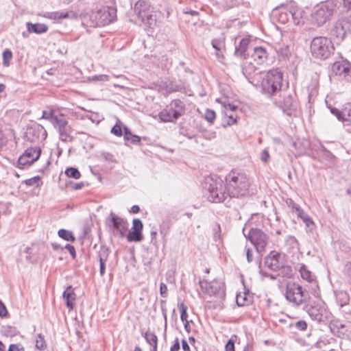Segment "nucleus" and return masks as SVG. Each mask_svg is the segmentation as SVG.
I'll return each instance as SVG.
<instances>
[{
	"instance_id": "f257e3e1",
	"label": "nucleus",
	"mask_w": 351,
	"mask_h": 351,
	"mask_svg": "<svg viewBox=\"0 0 351 351\" xmlns=\"http://www.w3.org/2000/svg\"><path fill=\"white\" fill-rule=\"evenodd\" d=\"M225 180L226 193L230 197L239 198L248 193L250 182L244 172L232 170Z\"/></svg>"
},
{
	"instance_id": "f03ea898",
	"label": "nucleus",
	"mask_w": 351,
	"mask_h": 351,
	"mask_svg": "<svg viewBox=\"0 0 351 351\" xmlns=\"http://www.w3.org/2000/svg\"><path fill=\"white\" fill-rule=\"evenodd\" d=\"M282 80V73L278 69L263 73L260 84L261 93L269 97L276 95L281 91Z\"/></svg>"
},
{
	"instance_id": "7ed1b4c3",
	"label": "nucleus",
	"mask_w": 351,
	"mask_h": 351,
	"mask_svg": "<svg viewBox=\"0 0 351 351\" xmlns=\"http://www.w3.org/2000/svg\"><path fill=\"white\" fill-rule=\"evenodd\" d=\"M343 8L346 12L343 14L335 23L331 29V35L337 41H342L346 35L351 32V0H342Z\"/></svg>"
},
{
	"instance_id": "20e7f679",
	"label": "nucleus",
	"mask_w": 351,
	"mask_h": 351,
	"mask_svg": "<svg viewBox=\"0 0 351 351\" xmlns=\"http://www.w3.org/2000/svg\"><path fill=\"white\" fill-rule=\"evenodd\" d=\"M311 52L315 58L326 59L334 51L332 41L324 36L315 37L311 43Z\"/></svg>"
},
{
	"instance_id": "39448f33",
	"label": "nucleus",
	"mask_w": 351,
	"mask_h": 351,
	"mask_svg": "<svg viewBox=\"0 0 351 351\" xmlns=\"http://www.w3.org/2000/svg\"><path fill=\"white\" fill-rule=\"evenodd\" d=\"M185 105L180 99H173L162 110L158 113L160 121L175 122L179 117L184 114Z\"/></svg>"
},
{
	"instance_id": "423d86ee",
	"label": "nucleus",
	"mask_w": 351,
	"mask_h": 351,
	"mask_svg": "<svg viewBox=\"0 0 351 351\" xmlns=\"http://www.w3.org/2000/svg\"><path fill=\"white\" fill-rule=\"evenodd\" d=\"M245 230L243 228V232L245 238L254 245L256 252L263 256L269 243V236L259 228H252L247 234L245 233Z\"/></svg>"
},
{
	"instance_id": "0eeeda50",
	"label": "nucleus",
	"mask_w": 351,
	"mask_h": 351,
	"mask_svg": "<svg viewBox=\"0 0 351 351\" xmlns=\"http://www.w3.org/2000/svg\"><path fill=\"white\" fill-rule=\"evenodd\" d=\"M335 7L333 1H326L318 5L312 14L313 23L318 26L325 24L332 16Z\"/></svg>"
},
{
	"instance_id": "6e6552de",
	"label": "nucleus",
	"mask_w": 351,
	"mask_h": 351,
	"mask_svg": "<svg viewBox=\"0 0 351 351\" xmlns=\"http://www.w3.org/2000/svg\"><path fill=\"white\" fill-rule=\"evenodd\" d=\"M134 10L142 23L152 27L156 23V19L152 14L153 8L149 0H138L134 6Z\"/></svg>"
},
{
	"instance_id": "1a4fd4ad",
	"label": "nucleus",
	"mask_w": 351,
	"mask_h": 351,
	"mask_svg": "<svg viewBox=\"0 0 351 351\" xmlns=\"http://www.w3.org/2000/svg\"><path fill=\"white\" fill-rule=\"evenodd\" d=\"M285 297L289 302L300 305L306 302L309 295L302 286L295 283H289L287 286Z\"/></svg>"
},
{
	"instance_id": "9d476101",
	"label": "nucleus",
	"mask_w": 351,
	"mask_h": 351,
	"mask_svg": "<svg viewBox=\"0 0 351 351\" xmlns=\"http://www.w3.org/2000/svg\"><path fill=\"white\" fill-rule=\"evenodd\" d=\"M204 188L208 190V199L214 203H220L226 198L223 186L221 182L213 180L212 178H206Z\"/></svg>"
},
{
	"instance_id": "9b49d317",
	"label": "nucleus",
	"mask_w": 351,
	"mask_h": 351,
	"mask_svg": "<svg viewBox=\"0 0 351 351\" xmlns=\"http://www.w3.org/2000/svg\"><path fill=\"white\" fill-rule=\"evenodd\" d=\"M199 285L201 289L208 295H217L221 298L225 297V285L221 280H213L211 282H208L206 280H202L199 281Z\"/></svg>"
},
{
	"instance_id": "f8f14e48",
	"label": "nucleus",
	"mask_w": 351,
	"mask_h": 351,
	"mask_svg": "<svg viewBox=\"0 0 351 351\" xmlns=\"http://www.w3.org/2000/svg\"><path fill=\"white\" fill-rule=\"evenodd\" d=\"M117 16V9L112 6H106L101 8L95 13L97 25L104 26L112 22Z\"/></svg>"
},
{
	"instance_id": "ddd939ff",
	"label": "nucleus",
	"mask_w": 351,
	"mask_h": 351,
	"mask_svg": "<svg viewBox=\"0 0 351 351\" xmlns=\"http://www.w3.org/2000/svg\"><path fill=\"white\" fill-rule=\"evenodd\" d=\"M306 311L311 318L317 322H325L329 318L330 313L324 305L320 304L306 305Z\"/></svg>"
},
{
	"instance_id": "4468645a",
	"label": "nucleus",
	"mask_w": 351,
	"mask_h": 351,
	"mask_svg": "<svg viewBox=\"0 0 351 351\" xmlns=\"http://www.w3.org/2000/svg\"><path fill=\"white\" fill-rule=\"evenodd\" d=\"M41 154V149L38 146L27 148L18 160V166L23 168L25 165H30L36 162Z\"/></svg>"
},
{
	"instance_id": "2eb2a0df",
	"label": "nucleus",
	"mask_w": 351,
	"mask_h": 351,
	"mask_svg": "<svg viewBox=\"0 0 351 351\" xmlns=\"http://www.w3.org/2000/svg\"><path fill=\"white\" fill-rule=\"evenodd\" d=\"M47 136V132L40 124L35 123L28 127L25 132L24 138L31 143L44 140Z\"/></svg>"
},
{
	"instance_id": "dca6fc26",
	"label": "nucleus",
	"mask_w": 351,
	"mask_h": 351,
	"mask_svg": "<svg viewBox=\"0 0 351 351\" xmlns=\"http://www.w3.org/2000/svg\"><path fill=\"white\" fill-rule=\"evenodd\" d=\"M109 220L112 223L114 236L119 238L124 237L128 229V223L113 213H110Z\"/></svg>"
},
{
	"instance_id": "f3484780",
	"label": "nucleus",
	"mask_w": 351,
	"mask_h": 351,
	"mask_svg": "<svg viewBox=\"0 0 351 351\" xmlns=\"http://www.w3.org/2000/svg\"><path fill=\"white\" fill-rule=\"evenodd\" d=\"M284 263V256L276 251H271L265 258V266L275 271L282 267Z\"/></svg>"
},
{
	"instance_id": "a211bd4d",
	"label": "nucleus",
	"mask_w": 351,
	"mask_h": 351,
	"mask_svg": "<svg viewBox=\"0 0 351 351\" xmlns=\"http://www.w3.org/2000/svg\"><path fill=\"white\" fill-rule=\"evenodd\" d=\"M282 100L280 101L278 106L282 109L284 113L291 117L295 115L298 104L291 95H283Z\"/></svg>"
},
{
	"instance_id": "6ab92c4d",
	"label": "nucleus",
	"mask_w": 351,
	"mask_h": 351,
	"mask_svg": "<svg viewBox=\"0 0 351 351\" xmlns=\"http://www.w3.org/2000/svg\"><path fill=\"white\" fill-rule=\"evenodd\" d=\"M53 125L58 130L60 138L62 141H68L71 137V128L68 124V121L64 118L58 117L55 119Z\"/></svg>"
},
{
	"instance_id": "aec40b11",
	"label": "nucleus",
	"mask_w": 351,
	"mask_h": 351,
	"mask_svg": "<svg viewBox=\"0 0 351 351\" xmlns=\"http://www.w3.org/2000/svg\"><path fill=\"white\" fill-rule=\"evenodd\" d=\"M290 6L280 5L272 11L273 16L280 23L285 24L291 19Z\"/></svg>"
},
{
	"instance_id": "412c9836",
	"label": "nucleus",
	"mask_w": 351,
	"mask_h": 351,
	"mask_svg": "<svg viewBox=\"0 0 351 351\" xmlns=\"http://www.w3.org/2000/svg\"><path fill=\"white\" fill-rule=\"evenodd\" d=\"M268 58V53L265 48L263 47H256L252 54V58L257 64H262Z\"/></svg>"
},
{
	"instance_id": "4be33fe9",
	"label": "nucleus",
	"mask_w": 351,
	"mask_h": 351,
	"mask_svg": "<svg viewBox=\"0 0 351 351\" xmlns=\"http://www.w3.org/2000/svg\"><path fill=\"white\" fill-rule=\"evenodd\" d=\"M342 123L346 131L351 133V102L346 104L342 108Z\"/></svg>"
},
{
	"instance_id": "5701e85b",
	"label": "nucleus",
	"mask_w": 351,
	"mask_h": 351,
	"mask_svg": "<svg viewBox=\"0 0 351 351\" xmlns=\"http://www.w3.org/2000/svg\"><path fill=\"white\" fill-rule=\"evenodd\" d=\"M62 297L66 302L67 308L69 310L73 309L75 306L76 295L74 293V290L72 286H69L66 287V290L63 292Z\"/></svg>"
},
{
	"instance_id": "b1692460",
	"label": "nucleus",
	"mask_w": 351,
	"mask_h": 351,
	"mask_svg": "<svg viewBox=\"0 0 351 351\" xmlns=\"http://www.w3.org/2000/svg\"><path fill=\"white\" fill-rule=\"evenodd\" d=\"M250 43V40L247 38H243L241 40L239 45L236 46L234 54L241 58H246L247 50Z\"/></svg>"
},
{
	"instance_id": "393cba45",
	"label": "nucleus",
	"mask_w": 351,
	"mask_h": 351,
	"mask_svg": "<svg viewBox=\"0 0 351 351\" xmlns=\"http://www.w3.org/2000/svg\"><path fill=\"white\" fill-rule=\"evenodd\" d=\"M242 73L247 79L253 77L254 75L261 73L258 69L251 62H245L242 64Z\"/></svg>"
},
{
	"instance_id": "a878e982",
	"label": "nucleus",
	"mask_w": 351,
	"mask_h": 351,
	"mask_svg": "<svg viewBox=\"0 0 351 351\" xmlns=\"http://www.w3.org/2000/svg\"><path fill=\"white\" fill-rule=\"evenodd\" d=\"M26 27L29 33L41 34L48 31V26L43 23H32L28 22L26 23Z\"/></svg>"
},
{
	"instance_id": "bb28decb",
	"label": "nucleus",
	"mask_w": 351,
	"mask_h": 351,
	"mask_svg": "<svg viewBox=\"0 0 351 351\" xmlns=\"http://www.w3.org/2000/svg\"><path fill=\"white\" fill-rule=\"evenodd\" d=\"M109 255V250L106 247L101 248L99 252L98 257L99 261V273L101 276H104L106 270V263Z\"/></svg>"
},
{
	"instance_id": "cd10ccee",
	"label": "nucleus",
	"mask_w": 351,
	"mask_h": 351,
	"mask_svg": "<svg viewBox=\"0 0 351 351\" xmlns=\"http://www.w3.org/2000/svg\"><path fill=\"white\" fill-rule=\"evenodd\" d=\"M212 46L215 49V54L218 59L223 58L225 51V40L223 38H215L212 40Z\"/></svg>"
},
{
	"instance_id": "c85d7f7f",
	"label": "nucleus",
	"mask_w": 351,
	"mask_h": 351,
	"mask_svg": "<svg viewBox=\"0 0 351 351\" xmlns=\"http://www.w3.org/2000/svg\"><path fill=\"white\" fill-rule=\"evenodd\" d=\"M337 303L340 307H343L348 304L350 296L345 291H337L335 292Z\"/></svg>"
},
{
	"instance_id": "c756f323",
	"label": "nucleus",
	"mask_w": 351,
	"mask_h": 351,
	"mask_svg": "<svg viewBox=\"0 0 351 351\" xmlns=\"http://www.w3.org/2000/svg\"><path fill=\"white\" fill-rule=\"evenodd\" d=\"M290 10L291 11L290 20H291L295 25L300 24L302 19L303 11L300 8L293 5L290 6Z\"/></svg>"
},
{
	"instance_id": "7c9ffc66",
	"label": "nucleus",
	"mask_w": 351,
	"mask_h": 351,
	"mask_svg": "<svg viewBox=\"0 0 351 351\" xmlns=\"http://www.w3.org/2000/svg\"><path fill=\"white\" fill-rule=\"evenodd\" d=\"M299 272L302 279L306 280L307 282H311L315 280V276L310 270H308L306 266L304 264L300 265Z\"/></svg>"
},
{
	"instance_id": "2f4dec72",
	"label": "nucleus",
	"mask_w": 351,
	"mask_h": 351,
	"mask_svg": "<svg viewBox=\"0 0 351 351\" xmlns=\"http://www.w3.org/2000/svg\"><path fill=\"white\" fill-rule=\"evenodd\" d=\"M297 216L303 221L306 228H309L310 230H312V227L315 226V223L306 213H305L302 209L298 210Z\"/></svg>"
},
{
	"instance_id": "473e14b6",
	"label": "nucleus",
	"mask_w": 351,
	"mask_h": 351,
	"mask_svg": "<svg viewBox=\"0 0 351 351\" xmlns=\"http://www.w3.org/2000/svg\"><path fill=\"white\" fill-rule=\"evenodd\" d=\"M278 55L282 59H287L291 55L290 47L287 45H278L276 47Z\"/></svg>"
},
{
	"instance_id": "72a5a7b5",
	"label": "nucleus",
	"mask_w": 351,
	"mask_h": 351,
	"mask_svg": "<svg viewBox=\"0 0 351 351\" xmlns=\"http://www.w3.org/2000/svg\"><path fill=\"white\" fill-rule=\"evenodd\" d=\"M124 140L130 141L132 144H138L141 141V138L135 134H132L130 130L127 128H124Z\"/></svg>"
},
{
	"instance_id": "f704fd0d",
	"label": "nucleus",
	"mask_w": 351,
	"mask_h": 351,
	"mask_svg": "<svg viewBox=\"0 0 351 351\" xmlns=\"http://www.w3.org/2000/svg\"><path fill=\"white\" fill-rule=\"evenodd\" d=\"M276 271H278V276L283 278H291L293 275L291 267L286 265L285 263L282 264V267L277 269Z\"/></svg>"
},
{
	"instance_id": "c9c22d12",
	"label": "nucleus",
	"mask_w": 351,
	"mask_h": 351,
	"mask_svg": "<svg viewBox=\"0 0 351 351\" xmlns=\"http://www.w3.org/2000/svg\"><path fill=\"white\" fill-rule=\"evenodd\" d=\"M146 341L153 346V351H157V341L158 338L156 335L153 332H147L145 335Z\"/></svg>"
},
{
	"instance_id": "e433bc0d",
	"label": "nucleus",
	"mask_w": 351,
	"mask_h": 351,
	"mask_svg": "<svg viewBox=\"0 0 351 351\" xmlns=\"http://www.w3.org/2000/svg\"><path fill=\"white\" fill-rule=\"evenodd\" d=\"M58 234L60 238L67 241H74L75 239L71 232L64 229L59 230Z\"/></svg>"
},
{
	"instance_id": "4c0bfd02",
	"label": "nucleus",
	"mask_w": 351,
	"mask_h": 351,
	"mask_svg": "<svg viewBox=\"0 0 351 351\" xmlns=\"http://www.w3.org/2000/svg\"><path fill=\"white\" fill-rule=\"evenodd\" d=\"M127 240L128 241H135L139 242L143 239L142 232H138L137 231H130L126 236Z\"/></svg>"
},
{
	"instance_id": "58836bf2",
	"label": "nucleus",
	"mask_w": 351,
	"mask_h": 351,
	"mask_svg": "<svg viewBox=\"0 0 351 351\" xmlns=\"http://www.w3.org/2000/svg\"><path fill=\"white\" fill-rule=\"evenodd\" d=\"M12 52L9 49H5L2 53V58H3V66L8 67L10 64V60L12 58Z\"/></svg>"
},
{
	"instance_id": "ea45409f",
	"label": "nucleus",
	"mask_w": 351,
	"mask_h": 351,
	"mask_svg": "<svg viewBox=\"0 0 351 351\" xmlns=\"http://www.w3.org/2000/svg\"><path fill=\"white\" fill-rule=\"evenodd\" d=\"M65 174L74 179H79L81 176V173L77 168L69 167L65 171Z\"/></svg>"
},
{
	"instance_id": "a19ab883",
	"label": "nucleus",
	"mask_w": 351,
	"mask_h": 351,
	"mask_svg": "<svg viewBox=\"0 0 351 351\" xmlns=\"http://www.w3.org/2000/svg\"><path fill=\"white\" fill-rule=\"evenodd\" d=\"M35 342L36 348L40 350H44L47 347L45 338L41 334L37 335Z\"/></svg>"
},
{
	"instance_id": "79ce46f5",
	"label": "nucleus",
	"mask_w": 351,
	"mask_h": 351,
	"mask_svg": "<svg viewBox=\"0 0 351 351\" xmlns=\"http://www.w3.org/2000/svg\"><path fill=\"white\" fill-rule=\"evenodd\" d=\"M42 118L49 120L52 124H53L55 119H58V117L54 114L53 110H43Z\"/></svg>"
},
{
	"instance_id": "37998d69",
	"label": "nucleus",
	"mask_w": 351,
	"mask_h": 351,
	"mask_svg": "<svg viewBox=\"0 0 351 351\" xmlns=\"http://www.w3.org/2000/svg\"><path fill=\"white\" fill-rule=\"evenodd\" d=\"M179 310L180 311V319L182 322L188 321V314H187V306L184 303L182 302L179 304L178 305Z\"/></svg>"
},
{
	"instance_id": "c03bdc74",
	"label": "nucleus",
	"mask_w": 351,
	"mask_h": 351,
	"mask_svg": "<svg viewBox=\"0 0 351 351\" xmlns=\"http://www.w3.org/2000/svg\"><path fill=\"white\" fill-rule=\"evenodd\" d=\"M236 302L237 305L239 306L247 305L250 302L245 294L242 295L241 293L237 295Z\"/></svg>"
},
{
	"instance_id": "a18cd8bd",
	"label": "nucleus",
	"mask_w": 351,
	"mask_h": 351,
	"mask_svg": "<svg viewBox=\"0 0 351 351\" xmlns=\"http://www.w3.org/2000/svg\"><path fill=\"white\" fill-rule=\"evenodd\" d=\"M143 228V223L139 219H134L132 221V230L142 232Z\"/></svg>"
},
{
	"instance_id": "49530a36",
	"label": "nucleus",
	"mask_w": 351,
	"mask_h": 351,
	"mask_svg": "<svg viewBox=\"0 0 351 351\" xmlns=\"http://www.w3.org/2000/svg\"><path fill=\"white\" fill-rule=\"evenodd\" d=\"M204 117L209 123H213L216 117L215 111L211 109H206Z\"/></svg>"
},
{
	"instance_id": "de8ad7c7",
	"label": "nucleus",
	"mask_w": 351,
	"mask_h": 351,
	"mask_svg": "<svg viewBox=\"0 0 351 351\" xmlns=\"http://www.w3.org/2000/svg\"><path fill=\"white\" fill-rule=\"evenodd\" d=\"M45 18H47L51 20L60 21L58 16V11L55 12H47L42 15Z\"/></svg>"
},
{
	"instance_id": "09e8293b",
	"label": "nucleus",
	"mask_w": 351,
	"mask_h": 351,
	"mask_svg": "<svg viewBox=\"0 0 351 351\" xmlns=\"http://www.w3.org/2000/svg\"><path fill=\"white\" fill-rule=\"evenodd\" d=\"M40 176H34L32 178L25 180L24 182L27 186H34V185L38 186V182L40 181Z\"/></svg>"
},
{
	"instance_id": "8fccbe9b",
	"label": "nucleus",
	"mask_w": 351,
	"mask_h": 351,
	"mask_svg": "<svg viewBox=\"0 0 351 351\" xmlns=\"http://www.w3.org/2000/svg\"><path fill=\"white\" fill-rule=\"evenodd\" d=\"M111 132L117 136H121L123 135L121 127L119 123H116L112 128Z\"/></svg>"
},
{
	"instance_id": "3c124183",
	"label": "nucleus",
	"mask_w": 351,
	"mask_h": 351,
	"mask_svg": "<svg viewBox=\"0 0 351 351\" xmlns=\"http://www.w3.org/2000/svg\"><path fill=\"white\" fill-rule=\"evenodd\" d=\"M286 242L289 243L292 248L298 247V242L295 237L289 235L286 239Z\"/></svg>"
},
{
	"instance_id": "603ef678",
	"label": "nucleus",
	"mask_w": 351,
	"mask_h": 351,
	"mask_svg": "<svg viewBox=\"0 0 351 351\" xmlns=\"http://www.w3.org/2000/svg\"><path fill=\"white\" fill-rule=\"evenodd\" d=\"M294 326L296 329L301 331H304L307 328V324L304 320L298 321L297 322L295 323Z\"/></svg>"
},
{
	"instance_id": "864d4df0",
	"label": "nucleus",
	"mask_w": 351,
	"mask_h": 351,
	"mask_svg": "<svg viewBox=\"0 0 351 351\" xmlns=\"http://www.w3.org/2000/svg\"><path fill=\"white\" fill-rule=\"evenodd\" d=\"M330 112L334 114L339 121H342L343 112L342 109L340 110L336 108H330Z\"/></svg>"
},
{
	"instance_id": "5fc2aeb1",
	"label": "nucleus",
	"mask_w": 351,
	"mask_h": 351,
	"mask_svg": "<svg viewBox=\"0 0 351 351\" xmlns=\"http://www.w3.org/2000/svg\"><path fill=\"white\" fill-rule=\"evenodd\" d=\"M287 204L289 207L291 208L295 212L296 215L298 213V210H302L301 207L291 199L287 202Z\"/></svg>"
},
{
	"instance_id": "6e6d98bb",
	"label": "nucleus",
	"mask_w": 351,
	"mask_h": 351,
	"mask_svg": "<svg viewBox=\"0 0 351 351\" xmlns=\"http://www.w3.org/2000/svg\"><path fill=\"white\" fill-rule=\"evenodd\" d=\"M246 258L247 263H252L254 260L253 250L250 247H245Z\"/></svg>"
},
{
	"instance_id": "4d7b16f0",
	"label": "nucleus",
	"mask_w": 351,
	"mask_h": 351,
	"mask_svg": "<svg viewBox=\"0 0 351 351\" xmlns=\"http://www.w3.org/2000/svg\"><path fill=\"white\" fill-rule=\"evenodd\" d=\"M167 287L164 282H161L160 285V293L162 298L167 297Z\"/></svg>"
},
{
	"instance_id": "13d9d810",
	"label": "nucleus",
	"mask_w": 351,
	"mask_h": 351,
	"mask_svg": "<svg viewBox=\"0 0 351 351\" xmlns=\"http://www.w3.org/2000/svg\"><path fill=\"white\" fill-rule=\"evenodd\" d=\"M8 351H25V348L20 344H11Z\"/></svg>"
},
{
	"instance_id": "bf43d9fd",
	"label": "nucleus",
	"mask_w": 351,
	"mask_h": 351,
	"mask_svg": "<svg viewBox=\"0 0 351 351\" xmlns=\"http://www.w3.org/2000/svg\"><path fill=\"white\" fill-rule=\"evenodd\" d=\"M65 249H66L69 253L71 254L72 258L73 259L75 258L76 257V252H75V247L74 246L70 245V244H66L64 247Z\"/></svg>"
},
{
	"instance_id": "052dcab7",
	"label": "nucleus",
	"mask_w": 351,
	"mask_h": 351,
	"mask_svg": "<svg viewBox=\"0 0 351 351\" xmlns=\"http://www.w3.org/2000/svg\"><path fill=\"white\" fill-rule=\"evenodd\" d=\"M269 158H270V156H269L268 151L266 149H265L261 153V160L263 162L266 163L269 160Z\"/></svg>"
},
{
	"instance_id": "680f3d73",
	"label": "nucleus",
	"mask_w": 351,
	"mask_h": 351,
	"mask_svg": "<svg viewBox=\"0 0 351 351\" xmlns=\"http://www.w3.org/2000/svg\"><path fill=\"white\" fill-rule=\"evenodd\" d=\"M8 314V311L5 304L0 300V317H5Z\"/></svg>"
},
{
	"instance_id": "e2e57ef3",
	"label": "nucleus",
	"mask_w": 351,
	"mask_h": 351,
	"mask_svg": "<svg viewBox=\"0 0 351 351\" xmlns=\"http://www.w3.org/2000/svg\"><path fill=\"white\" fill-rule=\"evenodd\" d=\"M226 351H234V343L232 339L228 340L225 346Z\"/></svg>"
},
{
	"instance_id": "0e129e2a",
	"label": "nucleus",
	"mask_w": 351,
	"mask_h": 351,
	"mask_svg": "<svg viewBox=\"0 0 351 351\" xmlns=\"http://www.w3.org/2000/svg\"><path fill=\"white\" fill-rule=\"evenodd\" d=\"M71 13H73L72 11H70V12L58 11L59 19L62 20V19H67L70 16V14H71Z\"/></svg>"
},
{
	"instance_id": "69168bd1",
	"label": "nucleus",
	"mask_w": 351,
	"mask_h": 351,
	"mask_svg": "<svg viewBox=\"0 0 351 351\" xmlns=\"http://www.w3.org/2000/svg\"><path fill=\"white\" fill-rule=\"evenodd\" d=\"M226 115L228 117L230 121H228L229 125H232L237 123L236 116L234 114V112H231L230 114L226 113Z\"/></svg>"
},
{
	"instance_id": "338daca9",
	"label": "nucleus",
	"mask_w": 351,
	"mask_h": 351,
	"mask_svg": "<svg viewBox=\"0 0 351 351\" xmlns=\"http://www.w3.org/2000/svg\"><path fill=\"white\" fill-rule=\"evenodd\" d=\"M223 106L226 110H230L231 112H234L237 108V106L231 104L230 103L226 104V102H224Z\"/></svg>"
},
{
	"instance_id": "774afa93",
	"label": "nucleus",
	"mask_w": 351,
	"mask_h": 351,
	"mask_svg": "<svg viewBox=\"0 0 351 351\" xmlns=\"http://www.w3.org/2000/svg\"><path fill=\"white\" fill-rule=\"evenodd\" d=\"M180 342L178 339L175 340L173 345L171 347L170 351H178L180 350Z\"/></svg>"
}]
</instances>
